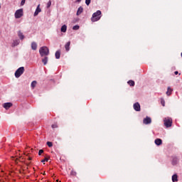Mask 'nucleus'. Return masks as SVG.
<instances>
[{
	"label": "nucleus",
	"instance_id": "obj_1",
	"mask_svg": "<svg viewBox=\"0 0 182 182\" xmlns=\"http://www.w3.org/2000/svg\"><path fill=\"white\" fill-rule=\"evenodd\" d=\"M39 53L41 56H48L49 55V48L46 46L41 47L39 49Z\"/></svg>",
	"mask_w": 182,
	"mask_h": 182
},
{
	"label": "nucleus",
	"instance_id": "obj_2",
	"mask_svg": "<svg viewBox=\"0 0 182 182\" xmlns=\"http://www.w3.org/2000/svg\"><path fill=\"white\" fill-rule=\"evenodd\" d=\"M100 15H102V11L100 10H97L95 13L92 14V17L91 18V21L92 22H97V21L100 20Z\"/></svg>",
	"mask_w": 182,
	"mask_h": 182
},
{
	"label": "nucleus",
	"instance_id": "obj_3",
	"mask_svg": "<svg viewBox=\"0 0 182 182\" xmlns=\"http://www.w3.org/2000/svg\"><path fill=\"white\" fill-rule=\"evenodd\" d=\"M25 72V68L24 67H20L19 68H18L15 73V77H16L17 79L21 77V76H22V75H23V73Z\"/></svg>",
	"mask_w": 182,
	"mask_h": 182
},
{
	"label": "nucleus",
	"instance_id": "obj_4",
	"mask_svg": "<svg viewBox=\"0 0 182 182\" xmlns=\"http://www.w3.org/2000/svg\"><path fill=\"white\" fill-rule=\"evenodd\" d=\"M14 16H15L16 19H19V18H22V16H23V9H18L17 11H16V12L14 14Z\"/></svg>",
	"mask_w": 182,
	"mask_h": 182
},
{
	"label": "nucleus",
	"instance_id": "obj_5",
	"mask_svg": "<svg viewBox=\"0 0 182 182\" xmlns=\"http://www.w3.org/2000/svg\"><path fill=\"white\" fill-rule=\"evenodd\" d=\"M164 123L166 127H171V124H173V119L170 117L165 118L164 119Z\"/></svg>",
	"mask_w": 182,
	"mask_h": 182
},
{
	"label": "nucleus",
	"instance_id": "obj_6",
	"mask_svg": "<svg viewBox=\"0 0 182 182\" xmlns=\"http://www.w3.org/2000/svg\"><path fill=\"white\" fill-rule=\"evenodd\" d=\"M133 107L136 112H140V110H141L140 104L139 102L134 103L133 105Z\"/></svg>",
	"mask_w": 182,
	"mask_h": 182
},
{
	"label": "nucleus",
	"instance_id": "obj_7",
	"mask_svg": "<svg viewBox=\"0 0 182 182\" xmlns=\"http://www.w3.org/2000/svg\"><path fill=\"white\" fill-rule=\"evenodd\" d=\"M144 124H151V118L146 117L143 120Z\"/></svg>",
	"mask_w": 182,
	"mask_h": 182
},
{
	"label": "nucleus",
	"instance_id": "obj_8",
	"mask_svg": "<svg viewBox=\"0 0 182 182\" xmlns=\"http://www.w3.org/2000/svg\"><path fill=\"white\" fill-rule=\"evenodd\" d=\"M42 10L41 9V4H38L35 12H34V16H38L39 15V13H41Z\"/></svg>",
	"mask_w": 182,
	"mask_h": 182
},
{
	"label": "nucleus",
	"instance_id": "obj_9",
	"mask_svg": "<svg viewBox=\"0 0 182 182\" xmlns=\"http://www.w3.org/2000/svg\"><path fill=\"white\" fill-rule=\"evenodd\" d=\"M3 107L6 109V110H8V109L12 107V103L11 102H6L3 105Z\"/></svg>",
	"mask_w": 182,
	"mask_h": 182
},
{
	"label": "nucleus",
	"instance_id": "obj_10",
	"mask_svg": "<svg viewBox=\"0 0 182 182\" xmlns=\"http://www.w3.org/2000/svg\"><path fill=\"white\" fill-rule=\"evenodd\" d=\"M18 36L21 41H23L25 39V36L23 35V33L21 31H18Z\"/></svg>",
	"mask_w": 182,
	"mask_h": 182
},
{
	"label": "nucleus",
	"instance_id": "obj_11",
	"mask_svg": "<svg viewBox=\"0 0 182 182\" xmlns=\"http://www.w3.org/2000/svg\"><path fill=\"white\" fill-rule=\"evenodd\" d=\"M31 49L32 50H36L38 49V43L36 42L33 41L31 43Z\"/></svg>",
	"mask_w": 182,
	"mask_h": 182
},
{
	"label": "nucleus",
	"instance_id": "obj_12",
	"mask_svg": "<svg viewBox=\"0 0 182 182\" xmlns=\"http://www.w3.org/2000/svg\"><path fill=\"white\" fill-rule=\"evenodd\" d=\"M154 142L156 146H161V144H163V141L161 139H155Z\"/></svg>",
	"mask_w": 182,
	"mask_h": 182
},
{
	"label": "nucleus",
	"instance_id": "obj_13",
	"mask_svg": "<svg viewBox=\"0 0 182 182\" xmlns=\"http://www.w3.org/2000/svg\"><path fill=\"white\" fill-rule=\"evenodd\" d=\"M65 50L67 52H69V50H70V41H68L65 46Z\"/></svg>",
	"mask_w": 182,
	"mask_h": 182
},
{
	"label": "nucleus",
	"instance_id": "obj_14",
	"mask_svg": "<svg viewBox=\"0 0 182 182\" xmlns=\"http://www.w3.org/2000/svg\"><path fill=\"white\" fill-rule=\"evenodd\" d=\"M172 181L173 182L178 181V176H177V174H174L172 176Z\"/></svg>",
	"mask_w": 182,
	"mask_h": 182
},
{
	"label": "nucleus",
	"instance_id": "obj_15",
	"mask_svg": "<svg viewBox=\"0 0 182 182\" xmlns=\"http://www.w3.org/2000/svg\"><path fill=\"white\" fill-rule=\"evenodd\" d=\"M19 43H21V41H19V39L14 40V42H13L12 46H18V45H19Z\"/></svg>",
	"mask_w": 182,
	"mask_h": 182
},
{
	"label": "nucleus",
	"instance_id": "obj_16",
	"mask_svg": "<svg viewBox=\"0 0 182 182\" xmlns=\"http://www.w3.org/2000/svg\"><path fill=\"white\" fill-rule=\"evenodd\" d=\"M178 163V159H177V158H176V157L173 158V160H172V164H173V166L177 165Z\"/></svg>",
	"mask_w": 182,
	"mask_h": 182
},
{
	"label": "nucleus",
	"instance_id": "obj_17",
	"mask_svg": "<svg viewBox=\"0 0 182 182\" xmlns=\"http://www.w3.org/2000/svg\"><path fill=\"white\" fill-rule=\"evenodd\" d=\"M82 12H83V7L82 6H80L77 9V15L79 16L80 15V14H82Z\"/></svg>",
	"mask_w": 182,
	"mask_h": 182
},
{
	"label": "nucleus",
	"instance_id": "obj_18",
	"mask_svg": "<svg viewBox=\"0 0 182 182\" xmlns=\"http://www.w3.org/2000/svg\"><path fill=\"white\" fill-rule=\"evenodd\" d=\"M171 92H173V89H171V87H168L167 92H166L167 96H170V95H171Z\"/></svg>",
	"mask_w": 182,
	"mask_h": 182
},
{
	"label": "nucleus",
	"instance_id": "obj_19",
	"mask_svg": "<svg viewBox=\"0 0 182 182\" xmlns=\"http://www.w3.org/2000/svg\"><path fill=\"white\" fill-rule=\"evenodd\" d=\"M67 29H68V26L66 25H63L62 26L60 31L61 32L65 33L66 32Z\"/></svg>",
	"mask_w": 182,
	"mask_h": 182
},
{
	"label": "nucleus",
	"instance_id": "obj_20",
	"mask_svg": "<svg viewBox=\"0 0 182 182\" xmlns=\"http://www.w3.org/2000/svg\"><path fill=\"white\" fill-rule=\"evenodd\" d=\"M55 58L60 59V51L58 50L55 54Z\"/></svg>",
	"mask_w": 182,
	"mask_h": 182
},
{
	"label": "nucleus",
	"instance_id": "obj_21",
	"mask_svg": "<svg viewBox=\"0 0 182 182\" xmlns=\"http://www.w3.org/2000/svg\"><path fill=\"white\" fill-rule=\"evenodd\" d=\"M48 57H45L44 58L42 59V62L43 63V65H47L48 64Z\"/></svg>",
	"mask_w": 182,
	"mask_h": 182
},
{
	"label": "nucleus",
	"instance_id": "obj_22",
	"mask_svg": "<svg viewBox=\"0 0 182 182\" xmlns=\"http://www.w3.org/2000/svg\"><path fill=\"white\" fill-rule=\"evenodd\" d=\"M128 85H129V86H134V81L130 80L128 81Z\"/></svg>",
	"mask_w": 182,
	"mask_h": 182
},
{
	"label": "nucleus",
	"instance_id": "obj_23",
	"mask_svg": "<svg viewBox=\"0 0 182 182\" xmlns=\"http://www.w3.org/2000/svg\"><path fill=\"white\" fill-rule=\"evenodd\" d=\"M36 81H33L32 82H31V87L33 88V89H34L36 87Z\"/></svg>",
	"mask_w": 182,
	"mask_h": 182
},
{
	"label": "nucleus",
	"instance_id": "obj_24",
	"mask_svg": "<svg viewBox=\"0 0 182 182\" xmlns=\"http://www.w3.org/2000/svg\"><path fill=\"white\" fill-rule=\"evenodd\" d=\"M161 105L164 107L166 106V102L164 101V99L161 100Z\"/></svg>",
	"mask_w": 182,
	"mask_h": 182
},
{
	"label": "nucleus",
	"instance_id": "obj_25",
	"mask_svg": "<svg viewBox=\"0 0 182 182\" xmlns=\"http://www.w3.org/2000/svg\"><path fill=\"white\" fill-rule=\"evenodd\" d=\"M73 29L74 31H77V30L79 29V26H77V25L74 26L73 27Z\"/></svg>",
	"mask_w": 182,
	"mask_h": 182
},
{
	"label": "nucleus",
	"instance_id": "obj_26",
	"mask_svg": "<svg viewBox=\"0 0 182 182\" xmlns=\"http://www.w3.org/2000/svg\"><path fill=\"white\" fill-rule=\"evenodd\" d=\"M47 145L48 146V147H52L53 146V144L50 141H48Z\"/></svg>",
	"mask_w": 182,
	"mask_h": 182
},
{
	"label": "nucleus",
	"instance_id": "obj_27",
	"mask_svg": "<svg viewBox=\"0 0 182 182\" xmlns=\"http://www.w3.org/2000/svg\"><path fill=\"white\" fill-rule=\"evenodd\" d=\"M90 2H91V0H85V4H86V5H87V6H89V5H90Z\"/></svg>",
	"mask_w": 182,
	"mask_h": 182
},
{
	"label": "nucleus",
	"instance_id": "obj_28",
	"mask_svg": "<svg viewBox=\"0 0 182 182\" xmlns=\"http://www.w3.org/2000/svg\"><path fill=\"white\" fill-rule=\"evenodd\" d=\"M25 2H26V0H21V6H23V5H25Z\"/></svg>",
	"mask_w": 182,
	"mask_h": 182
},
{
	"label": "nucleus",
	"instance_id": "obj_29",
	"mask_svg": "<svg viewBox=\"0 0 182 182\" xmlns=\"http://www.w3.org/2000/svg\"><path fill=\"white\" fill-rule=\"evenodd\" d=\"M50 5H52V1H49L47 4V8H50Z\"/></svg>",
	"mask_w": 182,
	"mask_h": 182
},
{
	"label": "nucleus",
	"instance_id": "obj_30",
	"mask_svg": "<svg viewBox=\"0 0 182 182\" xmlns=\"http://www.w3.org/2000/svg\"><path fill=\"white\" fill-rule=\"evenodd\" d=\"M52 129H58V124H54L51 126Z\"/></svg>",
	"mask_w": 182,
	"mask_h": 182
},
{
	"label": "nucleus",
	"instance_id": "obj_31",
	"mask_svg": "<svg viewBox=\"0 0 182 182\" xmlns=\"http://www.w3.org/2000/svg\"><path fill=\"white\" fill-rule=\"evenodd\" d=\"M42 153H43V149H40L38 151V156H41Z\"/></svg>",
	"mask_w": 182,
	"mask_h": 182
},
{
	"label": "nucleus",
	"instance_id": "obj_32",
	"mask_svg": "<svg viewBox=\"0 0 182 182\" xmlns=\"http://www.w3.org/2000/svg\"><path fill=\"white\" fill-rule=\"evenodd\" d=\"M48 158H45L44 159L41 160V163H45V161H48Z\"/></svg>",
	"mask_w": 182,
	"mask_h": 182
},
{
	"label": "nucleus",
	"instance_id": "obj_33",
	"mask_svg": "<svg viewBox=\"0 0 182 182\" xmlns=\"http://www.w3.org/2000/svg\"><path fill=\"white\" fill-rule=\"evenodd\" d=\"M174 74H175V75H178V71H175V72H174Z\"/></svg>",
	"mask_w": 182,
	"mask_h": 182
},
{
	"label": "nucleus",
	"instance_id": "obj_34",
	"mask_svg": "<svg viewBox=\"0 0 182 182\" xmlns=\"http://www.w3.org/2000/svg\"><path fill=\"white\" fill-rule=\"evenodd\" d=\"M28 160H32V158L29 157V158H28Z\"/></svg>",
	"mask_w": 182,
	"mask_h": 182
},
{
	"label": "nucleus",
	"instance_id": "obj_35",
	"mask_svg": "<svg viewBox=\"0 0 182 182\" xmlns=\"http://www.w3.org/2000/svg\"><path fill=\"white\" fill-rule=\"evenodd\" d=\"M82 0H77V2H80Z\"/></svg>",
	"mask_w": 182,
	"mask_h": 182
},
{
	"label": "nucleus",
	"instance_id": "obj_36",
	"mask_svg": "<svg viewBox=\"0 0 182 182\" xmlns=\"http://www.w3.org/2000/svg\"><path fill=\"white\" fill-rule=\"evenodd\" d=\"M181 56H182V53H181Z\"/></svg>",
	"mask_w": 182,
	"mask_h": 182
},
{
	"label": "nucleus",
	"instance_id": "obj_37",
	"mask_svg": "<svg viewBox=\"0 0 182 182\" xmlns=\"http://www.w3.org/2000/svg\"><path fill=\"white\" fill-rule=\"evenodd\" d=\"M0 9H1V6H0Z\"/></svg>",
	"mask_w": 182,
	"mask_h": 182
}]
</instances>
